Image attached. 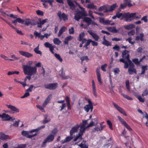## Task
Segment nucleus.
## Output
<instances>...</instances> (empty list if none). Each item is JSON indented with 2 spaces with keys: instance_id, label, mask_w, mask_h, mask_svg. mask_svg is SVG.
Masks as SVG:
<instances>
[{
  "instance_id": "obj_1",
  "label": "nucleus",
  "mask_w": 148,
  "mask_h": 148,
  "mask_svg": "<svg viewBox=\"0 0 148 148\" xmlns=\"http://www.w3.org/2000/svg\"><path fill=\"white\" fill-rule=\"evenodd\" d=\"M29 65L27 64L23 66V72L25 75H33L36 74L37 72V68L35 66H32L30 65L32 61L29 62Z\"/></svg>"
},
{
  "instance_id": "obj_2",
  "label": "nucleus",
  "mask_w": 148,
  "mask_h": 148,
  "mask_svg": "<svg viewBox=\"0 0 148 148\" xmlns=\"http://www.w3.org/2000/svg\"><path fill=\"white\" fill-rule=\"evenodd\" d=\"M45 47L47 48H49L50 51L53 54L56 58L60 62H62L63 60L59 54L55 53L53 51L54 49L56 47L54 45H52L49 42H46L44 44Z\"/></svg>"
},
{
  "instance_id": "obj_3",
  "label": "nucleus",
  "mask_w": 148,
  "mask_h": 148,
  "mask_svg": "<svg viewBox=\"0 0 148 148\" xmlns=\"http://www.w3.org/2000/svg\"><path fill=\"white\" fill-rule=\"evenodd\" d=\"M38 130L39 129L37 128L35 129L31 130L29 131L23 130L21 134L23 136L26 137L27 138H32L36 136L37 135V134L36 133L33 135H29V133L32 134L33 132H37Z\"/></svg>"
},
{
  "instance_id": "obj_4",
  "label": "nucleus",
  "mask_w": 148,
  "mask_h": 148,
  "mask_svg": "<svg viewBox=\"0 0 148 148\" xmlns=\"http://www.w3.org/2000/svg\"><path fill=\"white\" fill-rule=\"evenodd\" d=\"M126 21L130 22L132 20V18H134L135 19H138V15H136V13H131V14H126L124 15Z\"/></svg>"
},
{
  "instance_id": "obj_5",
  "label": "nucleus",
  "mask_w": 148,
  "mask_h": 148,
  "mask_svg": "<svg viewBox=\"0 0 148 148\" xmlns=\"http://www.w3.org/2000/svg\"><path fill=\"white\" fill-rule=\"evenodd\" d=\"M57 15L60 20H63L65 21L68 19V15L64 13H62L60 11H58Z\"/></svg>"
},
{
  "instance_id": "obj_6",
  "label": "nucleus",
  "mask_w": 148,
  "mask_h": 148,
  "mask_svg": "<svg viewBox=\"0 0 148 148\" xmlns=\"http://www.w3.org/2000/svg\"><path fill=\"white\" fill-rule=\"evenodd\" d=\"M54 137L52 134L49 135L44 140L42 143V147H44L46 146V144L47 143L52 142L54 140Z\"/></svg>"
},
{
  "instance_id": "obj_7",
  "label": "nucleus",
  "mask_w": 148,
  "mask_h": 148,
  "mask_svg": "<svg viewBox=\"0 0 148 148\" xmlns=\"http://www.w3.org/2000/svg\"><path fill=\"white\" fill-rule=\"evenodd\" d=\"M74 14V18L77 21H79L82 16H86L84 13L82 12L80 10L78 11Z\"/></svg>"
},
{
  "instance_id": "obj_8",
  "label": "nucleus",
  "mask_w": 148,
  "mask_h": 148,
  "mask_svg": "<svg viewBox=\"0 0 148 148\" xmlns=\"http://www.w3.org/2000/svg\"><path fill=\"white\" fill-rule=\"evenodd\" d=\"M57 86L58 84L57 83H50L44 85V87L45 88L50 90L55 89Z\"/></svg>"
},
{
  "instance_id": "obj_9",
  "label": "nucleus",
  "mask_w": 148,
  "mask_h": 148,
  "mask_svg": "<svg viewBox=\"0 0 148 148\" xmlns=\"http://www.w3.org/2000/svg\"><path fill=\"white\" fill-rule=\"evenodd\" d=\"M117 117L122 124L128 130L130 131H131L132 130V129L129 125L126 123V121H124L123 119L121 118L119 116H118Z\"/></svg>"
},
{
  "instance_id": "obj_10",
  "label": "nucleus",
  "mask_w": 148,
  "mask_h": 148,
  "mask_svg": "<svg viewBox=\"0 0 148 148\" xmlns=\"http://www.w3.org/2000/svg\"><path fill=\"white\" fill-rule=\"evenodd\" d=\"M112 104L116 109L120 113L122 114L124 116H127L125 110L123 108L120 107L118 105L114 102H113Z\"/></svg>"
},
{
  "instance_id": "obj_11",
  "label": "nucleus",
  "mask_w": 148,
  "mask_h": 148,
  "mask_svg": "<svg viewBox=\"0 0 148 148\" xmlns=\"http://www.w3.org/2000/svg\"><path fill=\"white\" fill-rule=\"evenodd\" d=\"M79 127L80 128V125L77 124L73 127L70 132L71 136H73L74 133L77 132Z\"/></svg>"
},
{
  "instance_id": "obj_12",
  "label": "nucleus",
  "mask_w": 148,
  "mask_h": 148,
  "mask_svg": "<svg viewBox=\"0 0 148 148\" xmlns=\"http://www.w3.org/2000/svg\"><path fill=\"white\" fill-rule=\"evenodd\" d=\"M88 120H84L82 121V124L80 125V131L84 133L86 129L88 128L87 126L86 127V125L87 124Z\"/></svg>"
},
{
  "instance_id": "obj_13",
  "label": "nucleus",
  "mask_w": 148,
  "mask_h": 148,
  "mask_svg": "<svg viewBox=\"0 0 148 148\" xmlns=\"http://www.w3.org/2000/svg\"><path fill=\"white\" fill-rule=\"evenodd\" d=\"M19 53L21 55L28 58L31 57L33 56V55L32 53L22 51H19Z\"/></svg>"
},
{
  "instance_id": "obj_14",
  "label": "nucleus",
  "mask_w": 148,
  "mask_h": 148,
  "mask_svg": "<svg viewBox=\"0 0 148 148\" xmlns=\"http://www.w3.org/2000/svg\"><path fill=\"white\" fill-rule=\"evenodd\" d=\"M98 123V120L97 118L92 119V121L87 126V127H92L93 126H96Z\"/></svg>"
},
{
  "instance_id": "obj_15",
  "label": "nucleus",
  "mask_w": 148,
  "mask_h": 148,
  "mask_svg": "<svg viewBox=\"0 0 148 148\" xmlns=\"http://www.w3.org/2000/svg\"><path fill=\"white\" fill-rule=\"evenodd\" d=\"M0 13H1V14L4 17H6L7 16H10L11 18H17L16 16L12 14H7L3 11H0Z\"/></svg>"
},
{
  "instance_id": "obj_16",
  "label": "nucleus",
  "mask_w": 148,
  "mask_h": 148,
  "mask_svg": "<svg viewBox=\"0 0 148 148\" xmlns=\"http://www.w3.org/2000/svg\"><path fill=\"white\" fill-rule=\"evenodd\" d=\"M88 32L91 35L94 40L97 41L99 38V36L95 33H94L91 30H88Z\"/></svg>"
},
{
  "instance_id": "obj_17",
  "label": "nucleus",
  "mask_w": 148,
  "mask_h": 148,
  "mask_svg": "<svg viewBox=\"0 0 148 148\" xmlns=\"http://www.w3.org/2000/svg\"><path fill=\"white\" fill-rule=\"evenodd\" d=\"M6 106L9 109H10L12 111L16 113H18L19 112V110L14 106L8 104H7Z\"/></svg>"
},
{
  "instance_id": "obj_18",
  "label": "nucleus",
  "mask_w": 148,
  "mask_h": 148,
  "mask_svg": "<svg viewBox=\"0 0 148 148\" xmlns=\"http://www.w3.org/2000/svg\"><path fill=\"white\" fill-rule=\"evenodd\" d=\"M96 72L98 81L100 84V85H101L102 84V82L101 81L100 71L99 68H97L96 69Z\"/></svg>"
},
{
  "instance_id": "obj_19",
  "label": "nucleus",
  "mask_w": 148,
  "mask_h": 148,
  "mask_svg": "<svg viewBox=\"0 0 148 148\" xmlns=\"http://www.w3.org/2000/svg\"><path fill=\"white\" fill-rule=\"evenodd\" d=\"M60 75L61 77L63 79H67L70 78L69 75L65 76V73L63 72V69L62 68L60 71Z\"/></svg>"
},
{
  "instance_id": "obj_20",
  "label": "nucleus",
  "mask_w": 148,
  "mask_h": 148,
  "mask_svg": "<svg viewBox=\"0 0 148 148\" xmlns=\"http://www.w3.org/2000/svg\"><path fill=\"white\" fill-rule=\"evenodd\" d=\"M92 92L94 96L96 98L97 97V93L96 90V86L95 83L93 80H92Z\"/></svg>"
},
{
  "instance_id": "obj_21",
  "label": "nucleus",
  "mask_w": 148,
  "mask_h": 148,
  "mask_svg": "<svg viewBox=\"0 0 148 148\" xmlns=\"http://www.w3.org/2000/svg\"><path fill=\"white\" fill-rule=\"evenodd\" d=\"M116 4H114L110 6V7L109 9H108L107 8V9H106L104 11V13H107L110 12L112 11L115 9V8H116Z\"/></svg>"
},
{
  "instance_id": "obj_22",
  "label": "nucleus",
  "mask_w": 148,
  "mask_h": 148,
  "mask_svg": "<svg viewBox=\"0 0 148 148\" xmlns=\"http://www.w3.org/2000/svg\"><path fill=\"white\" fill-rule=\"evenodd\" d=\"M84 110L87 112L90 110V112L92 111L93 109V106L92 105H86L84 107Z\"/></svg>"
},
{
  "instance_id": "obj_23",
  "label": "nucleus",
  "mask_w": 148,
  "mask_h": 148,
  "mask_svg": "<svg viewBox=\"0 0 148 148\" xmlns=\"http://www.w3.org/2000/svg\"><path fill=\"white\" fill-rule=\"evenodd\" d=\"M16 18L12 22V23L14 24L15 25H16L17 22L22 24L24 23L25 22V20L24 19H22L20 18Z\"/></svg>"
},
{
  "instance_id": "obj_24",
  "label": "nucleus",
  "mask_w": 148,
  "mask_h": 148,
  "mask_svg": "<svg viewBox=\"0 0 148 148\" xmlns=\"http://www.w3.org/2000/svg\"><path fill=\"white\" fill-rule=\"evenodd\" d=\"M83 21L84 22L87 23L88 25H90L92 21V19L88 17H84L83 18Z\"/></svg>"
},
{
  "instance_id": "obj_25",
  "label": "nucleus",
  "mask_w": 148,
  "mask_h": 148,
  "mask_svg": "<svg viewBox=\"0 0 148 148\" xmlns=\"http://www.w3.org/2000/svg\"><path fill=\"white\" fill-rule=\"evenodd\" d=\"M128 72L130 75H132L133 73L136 74L137 73L136 69L134 67H131V66L128 69Z\"/></svg>"
},
{
  "instance_id": "obj_26",
  "label": "nucleus",
  "mask_w": 148,
  "mask_h": 148,
  "mask_svg": "<svg viewBox=\"0 0 148 148\" xmlns=\"http://www.w3.org/2000/svg\"><path fill=\"white\" fill-rule=\"evenodd\" d=\"M139 36H136L135 37V40H140L141 41H142L144 40V34L142 32L139 34Z\"/></svg>"
},
{
  "instance_id": "obj_27",
  "label": "nucleus",
  "mask_w": 148,
  "mask_h": 148,
  "mask_svg": "<svg viewBox=\"0 0 148 148\" xmlns=\"http://www.w3.org/2000/svg\"><path fill=\"white\" fill-rule=\"evenodd\" d=\"M66 29L67 28L66 27H62L59 31L58 33V37H60L61 35L63 34V33L65 32Z\"/></svg>"
},
{
  "instance_id": "obj_28",
  "label": "nucleus",
  "mask_w": 148,
  "mask_h": 148,
  "mask_svg": "<svg viewBox=\"0 0 148 148\" xmlns=\"http://www.w3.org/2000/svg\"><path fill=\"white\" fill-rule=\"evenodd\" d=\"M67 3L70 6L72 10H74L75 9V4L71 0H68Z\"/></svg>"
},
{
  "instance_id": "obj_29",
  "label": "nucleus",
  "mask_w": 148,
  "mask_h": 148,
  "mask_svg": "<svg viewBox=\"0 0 148 148\" xmlns=\"http://www.w3.org/2000/svg\"><path fill=\"white\" fill-rule=\"evenodd\" d=\"M119 61L121 62L124 63V68L127 69L129 65V64L127 61H125L124 59L123 58H121L119 59Z\"/></svg>"
},
{
  "instance_id": "obj_30",
  "label": "nucleus",
  "mask_w": 148,
  "mask_h": 148,
  "mask_svg": "<svg viewBox=\"0 0 148 148\" xmlns=\"http://www.w3.org/2000/svg\"><path fill=\"white\" fill-rule=\"evenodd\" d=\"M9 136L6 135L4 134H0V139L1 140H5L8 139L9 138Z\"/></svg>"
},
{
  "instance_id": "obj_31",
  "label": "nucleus",
  "mask_w": 148,
  "mask_h": 148,
  "mask_svg": "<svg viewBox=\"0 0 148 148\" xmlns=\"http://www.w3.org/2000/svg\"><path fill=\"white\" fill-rule=\"evenodd\" d=\"M135 26L134 25L131 24L128 25H126L124 26V28L130 30L135 27Z\"/></svg>"
},
{
  "instance_id": "obj_32",
  "label": "nucleus",
  "mask_w": 148,
  "mask_h": 148,
  "mask_svg": "<svg viewBox=\"0 0 148 148\" xmlns=\"http://www.w3.org/2000/svg\"><path fill=\"white\" fill-rule=\"evenodd\" d=\"M44 119L43 120V123L44 124H45L46 123H47L51 121V119H50L49 118L48 119H47V117H48V116L47 114H45L44 116Z\"/></svg>"
},
{
  "instance_id": "obj_33",
  "label": "nucleus",
  "mask_w": 148,
  "mask_h": 148,
  "mask_svg": "<svg viewBox=\"0 0 148 148\" xmlns=\"http://www.w3.org/2000/svg\"><path fill=\"white\" fill-rule=\"evenodd\" d=\"M87 8L90 9H97V7L96 5H94L93 3H90L88 5Z\"/></svg>"
},
{
  "instance_id": "obj_34",
  "label": "nucleus",
  "mask_w": 148,
  "mask_h": 148,
  "mask_svg": "<svg viewBox=\"0 0 148 148\" xmlns=\"http://www.w3.org/2000/svg\"><path fill=\"white\" fill-rule=\"evenodd\" d=\"M75 2L76 3V4H77V5L78 6L79 8H80L81 10V12H82L84 13L85 14V15H86V16H88V14L85 11V8L82 7H81L79 4H78V3L76 1H75Z\"/></svg>"
},
{
  "instance_id": "obj_35",
  "label": "nucleus",
  "mask_w": 148,
  "mask_h": 148,
  "mask_svg": "<svg viewBox=\"0 0 148 148\" xmlns=\"http://www.w3.org/2000/svg\"><path fill=\"white\" fill-rule=\"evenodd\" d=\"M83 132H80L79 131V132L78 134V135L76 137V138H74V139L73 140V141H76L77 140V139L79 138H81V139H82V136L83 135Z\"/></svg>"
},
{
  "instance_id": "obj_36",
  "label": "nucleus",
  "mask_w": 148,
  "mask_h": 148,
  "mask_svg": "<svg viewBox=\"0 0 148 148\" xmlns=\"http://www.w3.org/2000/svg\"><path fill=\"white\" fill-rule=\"evenodd\" d=\"M72 138H73L71 137L67 136L65 138V139L62 141V143L63 144L66 142L69 141L72 139Z\"/></svg>"
},
{
  "instance_id": "obj_37",
  "label": "nucleus",
  "mask_w": 148,
  "mask_h": 148,
  "mask_svg": "<svg viewBox=\"0 0 148 148\" xmlns=\"http://www.w3.org/2000/svg\"><path fill=\"white\" fill-rule=\"evenodd\" d=\"M147 65L143 66L142 67V72L139 74L142 75L144 74L145 72V71L147 70Z\"/></svg>"
},
{
  "instance_id": "obj_38",
  "label": "nucleus",
  "mask_w": 148,
  "mask_h": 148,
  "mask_svg": "<svg viewBox=\"0 0 148 148\" xmlns=\"http://www.w3.org/2000/svg\"><path fill=\"white\" fill-rule=\"evenodd\" d=\"M91 39H89L86 40V42L84 46V47H85L86 49H88V46L91 43Z\"/></svg>"
},
{
  "instance_id": "obj_39",
  "label": "nucleus",
  "mask_w": 148,
  "mask_h": 148,
  "mask_svg": "<svg viewBox=\"0 0 148 148\" xmlns=\"http://www.w3.org/2000/svg\"><path fill=\"white\" fill-rule=\"evenodd\" d=\"M108 29L112 32L117 33L118 31L116 29V27H109Z\"/></svg>"
},
{
  "instance_id": "obj_40",
  "label": "nucleus",
  "mask_w": 148,
  "mask_h": 148,
  "mask_svg": "<svg viewBox=\"0 0 148 148\" xmlns=\"http://www.w3.org/2000/svg\"><path fill=\"white\" fill-rule=\"evenodd\" d=\"M53 43L54 44L59 45L61 43V41L57 38H54L53 40Z\"/></svg>"
},
{
  "instance_id": "obj_41",
  "label": "nucleus",
  "mask_w": 148,
  "mask_h": 148,
  "mask_svg": "<svg viewBox=\"0 0 148 148\" xmlns=\"http://www.w3.org/2000/svg\"><path fill=\"white\" fill-rule=\"evenodd\" d=\"M102 44L107 47L108 46H110L112 45L111 42H110L107 40H105V41H103Z\"/></svg>"
},
{
  "instance_id": "obj_42",
  "label": "nucleus",
  "mask_w": 148,
  "mask_h": 148,
  "mask_svg": "<svg viewBox=\"0 0 148 148\" xmlns=\"http://www.w3.org/2000/svg\"><path fill=\"white\" fill-rule=\"evenodd\" d=\"M0 56L1 58L4 59L5 60H9L11 61H14V60L13 59H9L7 56H5V55H4L1 54L0 55Z\"/></svg>"
},
{
  "instance_id": "obj_43",
  "label": "nucleus",
  "mask_w": 148,
  "mask_h": 148,
  "mask_svg": "<svg viewBox=\"0 0 148 148\" xmlns=\"http://www.w3.org/2000/svg\"><path fill=\"white\" fill-rule=\"evenodd\" d=\"M111 21H110L109 20H105L104 23V25H114V23H110V22Z\"/></svg>"
},
{
  "instance_id": "obj_44",
  "label": "nucleus",
  "mask_w": 148,
  "mask_h": 148,
  "mask_svg": "<svg viewBox=\"0 0 148 148\" xmlns=\"http://www.w3.org/2000/svg\"><path fill=\"white\" fill-rule=\"evenodd\" d=\"M85 35L84 32H82L79 34V37L78 38V40H81V39L84 38V37L85 36Z\"/></svg>"
},
{
  "instance_id": "obj_45",
  "label": "nucleus",
  "mask_w": 148,
  "mask_h": 148,
  "mask_svg": "<svg viewBox=\"0 0 148 148\" xmlns=\"http://www.w3.org/2000/svg\"><path fill=\"white\" fill-rule=\"evenodd\" d=\"M58 132L57 129L56 128H55L52 131L51 134H52L55 137V136L57 134Z\"/></svg>"
},
{
  "instance_id": "obj_46",
  "label": "nucleus",
  "mask_w": 148,
  "mask_h": 148,
  "mask_svg": "<svg viewBox=\"0 0 148 148\" xmlns=\"http://www.w3.org/2000/svg\"><path fill=\"white\" fill-rule=\"evenodd\" d=\"M107 123L108 125L109 126V127L111 130H113V128L112 127V124L111 121L109 120H108L107 121Z\"/></svg>"
},
{
  "instance_id": "obj_47",
  "label": "nucleus",
  "mask_w": 148,
  "mask_h": 148,
  "mask_svg": "<svg viewBox=\"0 0 148 148\" xmlns=\"http://www.w3.org/2000/svg\"><path fill=\"white\" fill-rule=\"evenodd\" d=\"M31 24V20L30 19L26 18L25 19V24L27 25L28 26L29 25Z\"/></svg>"
},
{
  "instance_id": "obj_48",
  "label": "nucleus",
  "mask_w": 148,
  "mask_h": 148,
  "mask_svg": "<svg viewBox=\"0 0 148 148\" xmlns=\"http://www.w3.org/2000/svg\"><path fill=\"white\" fill-rule=\"evenodd\" d=\"M126 86L127 89L128 90H130V83L129 80H126L125 81Z\"/></svg>"
},
{
  "instance_id": "obj_49",
  "label": "nucleus",
  "mask_w": 148,
  "mask_h": 148,
  "mask_svg": "<svg viewBox=\"0 0 148 148\" xmlns=\"http://www.w3.org/2000/svg\"><path fill=\"white\" fill-rule=\"evenodd\" d=\"M103 127H101L100 126V127L97 126L95 128L94 130L95 131H97V132H98L99 131H101L103 130Z\"/></svg>"
},
{
  "instance_id": "obj_50",
  "label": "nucleus",
  "mask_w": 148,
  "mask_h": 148,
  "mask_svg": "<svg viewBox=\"0 0 148 148\" xmlns=\"http://www.w3.org/2000/svg\"><path fill=\"white\" fill-rule=\"evenodd\" d=\"M69 33L70 34H73L74 33V29L73 27H72L69 29Z\"/></svg>"
},
{
  "instance_id": "obj_51",
  "label": "nucleus",
  "mask_w": 148,
  "mask_h": 148,
  "mask_svg": "<svg viewBox=\"0 0 148 148\" xmlns=\"http://www.w3.org/2000/svg\"><path fill=\"white\" fill-rule=\"evenodd\" d=\"M27 146L26 144H21L19 145L16 147L14 148H25Z\"/></svg>"
},
{
  "instance_id": "obj_52",
  "label": "nucleus",
  "mask_w": 148,
  "mask_h": 148,
  "mask_svg": "<svg viewBox=\"0 0 148 148\" xmlns=\"http://www.w3.org/2000/svg\"><path fill=\"white\" fill-rule=\"evenodd\" d=\"M133 62L136 65L139 64L138 59L137 58H135L132 60Z\"/></svg>"
},
{
  "instance_id": "obj_53",
  "label": "nucleus",
  "mask_w": 148,
  "mask_h": 148,
  "mask_svg": "<svg viewBox=\"0 0 148 148\" xmlns=\"http://www.w3.org/2000/svg\"><path fill=\"white\" fill-rule=\"evenodd\" d=\"M132 40V38L130 37H129L128 38L126 39V41H128L132 45H133L135 43V42L134 41H132L131 40Z\"/></svg>"
},
{
  "instance_id": "obj_54",
  "label": "nucleus",
  "mask_w": 148,
  "mask_h": 148,
  "mask_svg": "<svg viewBox=\"0 0 148 148\" xmlns=\"http://www.w3.org/2000/svg\"><path fill=\"white\" fill-rule=\"evenodd\" d=\"M84 142V141H83V142H82L79 145V146L81 148H88V146L84 144L83 143V142Z\"/></svg>"
},
{
  "instance_id": "obj_55",
  "label": "nucleus",
  "mask_w": 148,
  "mask_h": 148,
  "mask_svg": "<svg viewBox=\"0 0 148 148\" xmlns=\"http://www.w3.org/2000/svg\"><path fill=\"white\" fill-rule=\"evenodd\" d=\"M121 95L123 96L126 99L129 100H132L133 99L132 98L130 97L129 96L125 94H122Z\"/></svg>"
},
{
  "instance_id": "obj_56",
  "label": "nucleus",
  "mask_w": 148,
  "mask_h": 148,
  "mask_svg": "<svg viewBox=\"0 0 148 148\" xmlns=\"http://www.w3.org/2000/svg\"><path fill=\"white\" fill-rule=\"evenodd\" d=\"M107 9V8L105 5L102 6L100 7L98 9L99 11H102L103 10H105L106 9Z\"/></svg>"
},
{
  "instance_id": "obj_57",
  "label": "nucleus",
  "mask_w": 148,
  "mask_h": 148,
  "mask_svg": "<svg viewBox=\"0 0 148 148\" xmlns=\"http://www.w3.org/2000/svg\"><path fill=\"white\" fill-rule=\"evenodd\" d=\"M80 59L82 62L84 60L87 61L89 60V59L87 56H85L82 57Z\"/></svg>"
},
{
  "instance_id": "obj_58",
  "label": "nucleus",
  "mask_w": 148,
  "mask_h": 148,
  "mask_svg": "<svg viewBox=\"0 0 148 148\" xmlns=\"http://www.w3.org/2000/svg\"><path fill=\"white\" fill-rule=\"evenodd\" d=\"M135 30L134 29H132L128 33V34L129 36H133L135 33Z\"/></svg>"
},
{
  "instance_id": "obj_59",
  "label": "nucleus",
  "mask_w": 148,
  "mask_h": 148,
  "mask_svg": "<svg viewBox=\"0 0 148 148\" xmlns=\"http://www.w3.org/2000/svg\"><path fill=\"white\" fill-rule=\"evenodd\" d=\"M127 60L130 66H131V67H134V65L132 62V61L130 60V59Z\"/></svg>"
},
{
  "instance_id": "obj_60",
  "label": "nucleus",
  "mask_w": 148,
  "mask_h": 148,
  "mask_svg": "<svg viewBox=\"0 0 148 148\" xmlns=\"http://www.w3.org/2000/svg\"><path fill=\"white\" fill-rule=\"evenodd\" d=\"M129 53V51H127L126 50H125L123 51L122 52V57L123 58L125 57V56Z\"/></svg>"
},
{
  "instance_id": "obj_61",
  "label": "nucleus",
  "mask_w": 148,
  "mask_h": 148,
  "mask_svg": "<svg viewBox=\"0 0 148 148\" xmlns=\"http://www.w3.org/2000/svg\"><path fill=\"white\" fill-rule=\"evenodd\" d=\"M37 14L39 15L43 16L44 15L43 12L40 10H38L36 11Z\"/></svg>"
},
{
  "instance_id": "obj_62",
  "label": "nucleus",
  "mask_w": 148,
  "mask_h": 148,
  "mask_svg": "<svg viewBox=\"0 0 148 148\" xmlns=\"http://www.w3.org/2000/svg\"><path fill=\"white\" fill-rule=\"evenodd\" d=\"M114 75H116L117 74H118L120 72V70L118 68H115L114 69Z\"/></svg>"
},
{
  "instance_id": "obj_63",
  "label": "nucleus",
  "mask_w": 148,
  "mask_h": 148,
  "mask_svg": "<svg viewBox=\"0 0 148 148\" xmlns=\"http://www.w3.org/2000/svg\"><path fill=\"white\" fill-rule=\"evenodd\" d=\"M112 49L114 50L119 51L120 50V48L119 46L117 45H116L114 47H113Z\"/></svg>"
},
{
  "instance_id": "obj_64",
  "label": "nucleus",
  "mask_w": 148,
  "mask_h": 148,
  "mask_svg": "<svg viewBox=\"0 0 148 148\" xmlns=\"http://www.w3.org/2000/svg\"><path fill=\"white\" fill-rule=\"evenodd\" d=\"M107 66V64H105L103 65H102L101 66V69L103 71H106V68Z\"/></svg>"
}]
</instances>
